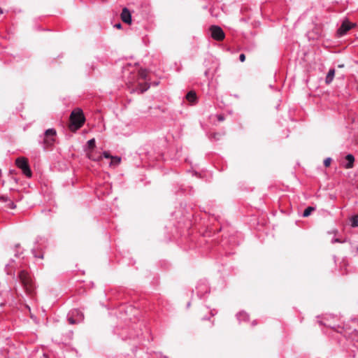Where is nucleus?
Listing matches in <instances>:
<instances>
[{
    "mask_svg": "<svg viewBox=\"0 0 358 358\" xmlns=\"http://www.w3.org/2000/svg\"><path fill=\"white\" fill-rule=\"evenodd\" d=\"M20 280L26 294L32 296L35 293L36 286L31 275L24 270H22L18 273Z\"/></svg>",
    "mask_w": 358,
    "mask_h": 358,
    "instance_id": "nucleus-1",
    "label": "nucleus"
},
{
    "mask_svg": "<svg viewBox=\"0 0 358 358\" xmlns=\"http://www.w3.org/2000/svg\"><path fill=\"white\" fill-rule=\"evenodd\" d=\"M85 122V117L81 109H76L71 112L70 115L69 128L71 131H76L80 129Z\"/></svg>",
    "mask_w": 358,
    "mask_h": 358,
    "instance_id": "nucleus-2",
    "label": "nucleus"
},
{
    "mask_svg": "<svg viewBox=\"0 0 358 358\" xmlns=\"http://www.w3.org/2000/svg\"><path fill=\"white\" fill-rule=\"evenodd\" d=\"M83 313L78 309L71 310L67 315L68 321L71 324L80 323L83 320Z\"/></svg>",
    "mask_w": 358,
    "mask_h": 358,
    "instance_id": "nucleus-3",
    "label": "nucleus"
},
{
    "mask_svg": "<svg viewBox=\"0 0 358 358\" xmlns=\"http://www.w3.org/2000/svg\"><path fill=\"white\" fill-rule=\"evenodd\" d=\"M56 134L57 132L55 129H48L44 132L43 136H41V138H43V143L45 146H50L54 143Z\"/></svg>",
    "mask_w": 358,
    "mask_h": 358,
    "instance_id": "nucleus-4",
    "label": "nucleus"
},
{
    "mask_svg": "<svg viewBox=\"0 0 358 358\" xmlns=\"http://www.w3.org/2000/svg\"><path fill=\"white\" fill-rule=\"evenodd\" d=\"M15 164L20 169L23 173L28 178H30L32 175L31 171L28 164V161L24 157H19L16 159Z\"/></svg>",
    "mask_w": 358,
    "mask_h": 358,
    "instance_id": "nucleus-5",
    "label": "nucleus"
},
{
    "mask_svg": "<svg viewBox=\"0 0 358 358\" xmlns=\"http://www.w3.org/2000/svg\"><path fill=\"white\" fill-rule=\"evenodd\" d=\"M210 31L211 37L216 41H221L225 37L224 31L219 26H217V25L210 26Z\"/></svg>",
    "mask_w": 358,
    "mask_h": 358,
    "instance_id": "nucleus-6",
    "label": "nucleus"
},
{
    "mask_svg": "<svg viewBox=\"0 0 358 358\" xmlns=\"http://www.w3.org/2000/svg\"><path fill=\"white\" fill-rule=\"evenodd\" d=\"M132 78H129V83H134L138 82L140 79L145 80L147 78V71L144 69L138 70L136 72L135 69L130 72Z\"/></svg>",
    "mask_w": 358,
    "mask_h": 358,
    "instance_id": "nucleus-7",
    "label": "nucleus"
},
{
    "mask_svg": "<svg viewBox=\"0 0 358 358\" xmlns=\"http://www.w3.org/2000/svg\"><path fill=\"white\" fill-rule=\"evenodd\" d=\"M354 26L355 24L350 22L348 20H343L341 27L337 30L338 36L341 37L345 35Z\"/></svg>",
    "mask_w": 358,
    "mask_h": 358,
    "instance_id": "nucleus-8",
    "label": "nucleus"
},
{
    "mask_svg": "<svg viewBox=\"0 0 358 358\" xmlns=\"http://www.w3.org/2000/svg\"><path fill=\"white\" fill-rule=\"evenodd\" d=\"M121 19L124 22L127 24H130L131 22V15L129 10L127 8H124L122 9L121 13Z\"/></svg>",
    "mask_w": 358,
    "mask_h": 358,
    "instance_id": "nucleus-9",
    "label": "nucleus"
},
{
    "mask_svg": "<svg viewBox=\"0 0 358 358\" xmlns=\"http://www.w3.org/2000/svg\"><path fill=\"white\" fill-rule=\"evenodd\" d=\"M334 76H335V69H329V71L326 76V78H325L326 84L329 85L333 81Z\"/></svg>",
    "mask_w": 358,
    "mask_h": 358,
    "instance_id": "nucleus-10",
    "label": "nucleus"
},
{
    "mask_svg": "<svg viewBox=\"0 0 358 358\" xmlns=\"http://www.w3.org/2000/svg\"><path fill=\"white\" fill-rule=\"evenodd\" d=\"M345 159L347 160V164L345 165L346 169H351L353 166V164L355 162V157L352 155L348 154L345 157Z\"/></svg>",
    "mask_w": 358,
    "mask_h": 358,
    "instance_id": "nucleus-11",
    "label": "nucleus"
},
{
    "mask_svg": "<svg viewBox=\"0 0 358 358\" xmlns=\"http://www.w3.org/2000/svg\"><path fill=\"white\" fill-rule=\"evenodd\" d=\"M186 99L191 103H194L196 100V94L195 92L190 91L186 94Z\"/></svg>",
    "mask_w": 358,
    "mask_h": 358,
    "instance_id": "nucleus-12",
    "label": "nucleus"
},
{
    "mask_svg": "<svg viewBox=\"0 0 358 358\" xmlns=\"http://www.w3.org/2000/svg\"><path fill=\"white\" fill-rule=\"evenodd\" d=\"M13 264H14V261L13 260L10 261V262H9L8 264H6L5 270L8 275L14 276L15 273L13 271V267H14Z\"/></svg>",
    "mask_w": 358,
    "mask_h": 358,
    "instance_id": "nucleus-13",
    "label": "nucleus"
},
{
    "mask_svg": "<svg viewBox=\"0 0 358 358\" xmlns=\"http://www.w3.org/2000/svg\"><path fill=\"white\" fill-rule=\"evenodd\" d=\"M87 156L93 161H99L101 159V156L100 155H96L94 151H87Z\"/></svg>",
    "mask_w": 358,
    "mask_h": 358,
    "instance_id": "nucleus-14",
    "label": "nucleus"
},
{
    "mask_svg": "<svg viewBox=\"0 0 358 358\" xmlns=\"http://www.w3.org/2000/svg\"><path fill=\"white\" fill-rule=\"evenodd\" d=\"M237 320L239 322L248 320L249 315L244 311L239 312L236 315Z\"/></svg>",
    "mask_w": 358,
    "mask_h": 358,
    "instance_id": "nucleus-15",
    "label": "nucleus"
},
{
    "mask_svg": "<svg viewBox=\"0 0 358 358\" xmlns=\"http://www.w3.org/2000/svg\"><path fill=\"white\" fill-rule=\"evenodd\" d=\"M95 146H96L95 139L92 138V139L89 140L87 142V148L85 149L86 152L87 151H93Z\"/></svg>",
    "mask_w": 358,
    "mask_h": 358,
    "instance_id": "nucleus-16",
    "label": "nucleus"
},
{
    "mask_svg": "<svg viewBox=\"0 0 358 358\" xmlns=\"http://www.w3.org/2000/svg\"><path fill=\"white\" fill-rule=\"evenodd\" d=\"M315 210V208L314 207H312V206L307 207L303 213V217H308L312 213V212L314 211Z\"/></svg>",
    "mask_w": 358,
    "mask_h": 358,
    "instance_id": "nucleus-17",
    "label": "nucleus"
},
{
    "mask_svg": "<svg viewBox=\"0 0 358 358\" xmlns=\"http://www.w3.org/2000/svg\"><path fill=\"white\" fill-rule=\"evenodd\" d=\"M351 226L352 227H358V215L352 216L350 219Z\"/></svg>",
    "mask_w": 358,
    "mask_h": 358,
    "instance_id": "nucleus-18",
    "label": "nucleus"
},
{
    "mask_svg": "<svg viewBox=\"0 0 358 358\" xmlns=\"http://www.w3.org/2000/svg\"><path fill=\"white\" fill-rule=\"evenodd\" d=\"M5 207L10 209H15L16 208V206L14 203V202L9 199L8 202L5 203Z\"/></svg>",
    "mask_w": 358,
    "mask_h": 358,
    "instance_id": "nucleus-19",
    "label": "nucleus"
},
{
    "mask_svg": "<svg viewBox=\"0 0 358 358\" xmlns=\"http://www.w3.org/2000/svg\"><path fill=\"white\" fill-rule=\"evenodd\" d=\"M345 239H344V240H342V239H341V238H333L331 239V243L332 244H334V243H345Z\"/></svg>",
    "mask_w": 358,
    "mask_h": 358,
    "instance_id": "nucleus-20",
    "label": "nucleus"
},
{
    "mask_svg": "<svg viewBox=\"0 0 358 358\" xmlns=\"http://www.w3.org/2000/svg\"><path fill=\"white\" fill-rule=\"evenodd\" d=\"M9 198L6 195H1L0 196V202L6 203L8 202Z\"/></svg>",
    "mask_w": 358,
    "mask_h": 358,
    "instance_id": "nucleus-21",
    "label": "nucleus"
},
{
    "mask_svg": "<svg viewBox=\"0 0 358 358\" xmlns=\"http://www.w3.org/2000/svg\"><path fill=\"white\" fill-rule=\"evenodd\" d=\"M120 158L118 157H113L111 164H118L120 162Z\"/></svg>",
    "mask_w": 358,
    "mask_h": 358,
    "instance_id": "nucleus-22",
    "label": "nucleus"
},
{
    "mask_svg": "<svg viewBox=\"0 0 358 358\" xmlns=\"http://www.w3.org/2000/svg\"><path fill=\"white\" fill-rule=\"evenodd\" d=\"M331 162V158L327 157L324 160V165L326 167H328Z\"/></svg>",
    "mask_w": 358,
    "mask_h": 358,
    "instance_id": "nucleus-23",
    "label": "nucleus"
},
{
    "mask_svg": "<svg viewBox=\"0 0 358 358\" xmlns=\"http://www.w3.org/2000/svg\"><path fill=\"white\" fill-rule=\"evenodd\" d=\"M32 253L34 255L36 258L43 259V254L41 253L39 255L36 254V250L34 249L32 250Z\"/></svg>",
    "mask_w": 358,
    "mask_h": 358,
    "instance_id": "nucleus-24",
    "label": "nucleus"
},
{
    "mask_svg": "<svg viewBox=\"0 0 358 358\" xmlns=\"http://www.w3.org/2000/svg\"><path fill=\"white\" fill-rule=\"evenodd\" d=\"M103 155L105 158H107V159H109V158L112 159V157H113L108 152H106V151L103 152Z\"/></svg>",
    "mask_w": 358,
    "mask_h": 358,
    "instance_id": "nucleus-25",
    "label": "nucleus"
},
{
    "mask_svg": "<svg viewBox=\"0 0 358 358\" xmlns=\"http://www.w3.org/2000/svg\"><path fill=\"white\" fill-rule=\"evenodd\" d=\"M239 59L241 62H243L245 60V55L244 54H241L239 55Z\"/></svg>",
    "mask_w": 358,
    "mask_h": 358,
    "instance_id": "nucleus-26",
    "label": "nucleus"
},
{
    "mask_svg": "<svg viewBox=\"0 0 358 358\" xmlns=\"http://www.w3.org/2000/svg\"><path fill=\"white\" fill-rule=\"evenodd\" d=\"M224 120V117L222 115H217V120L220 122H222Z\"/></svg>",
    "mask_w": 358,
    "mask_h": 358,
    "instance_id": "nucleus-27",
    "label": "nucleus"
},
{
    "mask_svg": "<svg viewBox=\"0 0 358 358\" xmlns=\"http://www.w3.org/2000/svg\"><path fill=\"white\" fill-rule=\"evenodd\" d=\"M121 27H122V25H121V24H120V23L116 24L115 25V27H116V28H117V29L121 28Z\"/></svg>",
    "mask_w": 358,
    "mask_h": 358,
    "instance_id": "nucleus-28",
    "label": "nucleus"
},
{
    "mask_svg": "<svg viewBox=\"0 0 358 358\" xmlns=\"http://www.w3.org/2000/svg\"><path fill=\"white\" fill-rule=\"evenodd\" d=\"M217 135H218V134H214V138H215V139H219L218 138H217Z\"/></svg>",
    "mask_w": 358,
    "mask_h": 358,
    "instance_id": "nucleus-29",
    "label": "nucleus"
},
{
    "mask_svg": "<svg viewBox=\"0 0 358 358\" xmlns=\"http://www.w3.org/2000/svg\"><path fill=\"white\" fill-rule=\"evenodd\" d=\"M3 10L1 8H0V15H1L3 13Z\"/></svg>",
    "mask_w": 358,
    "mask_h": 358,
    "instance_id": "nucleus-30",
    "label": "nucleus"
},
{
    "mask_svg": "<svg viewBox=\"0 0 358 358\" xmlns=\"http://www.w3.org/2000/svg\"><path fill=\"white\" fill-rule=\"evenodd\" d=\"M332 232H333V233H334V234H336V233H337V232H338V231H337V230H334Z\"/></svg>",
    "mask_w": 358,
    "mask_h": 358,
    "instance_id": "nucleus-31",
    "label": "nucleus"
},
{
    "mask_svg": "<svg viewBox=\"0 0 358 358\" xmlns=\"http://www.w3.org/2000/svg\"><path fill=\"white\" fill-rule=\"evenodd\" d=\"M256 324V321H253L252 322V325H255Z\"/></svg>",
    "mask_w": 358,
    "mask_h": 358,
    "instance_id": "nucleus-32",
    "label": "nucleus"
},
{
    "mask_svg": "<svg viewBox=\"0 0 358 358\" xmlns=\"http://www.w3.org/2000/svg\"><path fill=\"white\" fill-rule=\"evenodd\" d=\"M134 336L133 335H130V336H129V338H134Z\"/></svg>",
    "mask_w": 358,
    "mask_h": 358,
    "instance_id": "nucleus-33",
    "label": "nucleus"
},
{
    "mask_svg": "<svg viewBox=\"0 0 358 358\" xmlns=\"http://www.w3.org/2000/svg\"><path fill=\"white\" fill-rule=\"evenodd\" d=\"M344 65L343 64H341V65H339L338 67H343Z\"/></svg>",
    "mask_w": 358,
    "mask_h": 358,
    "instance_id": "nucleus-34",
    "label": "nucleus"
},
{
    "mask_svg": "<svg viewBox=\"0 0 358 358\" xmlns=\"http://www.w3.org/2000/svg\"><path fill=\"white\" fill-rule=\"evenodd\" d=\"M147 89H148V87L145 88V90H143L142 92L147 90Z\"/></svg>",
    "mask_w": 358,
    "mask_h": 358,
    "instance_id": "nucleus-35",
    "label": "nucleus"
},
{
    "mask_svg": "<svg viewBox=\"0 0 358 358\" xmlns=\"http://www.w3.org/2000/svg\"><path fill=\"white\" fill-rule=\"evenodd\" d=\"M164 358H167L166 357H164Z\"/></svg>",
    "mask_w": 358,
    "mask_h": 358,
    "instance_id": "nucleus-36",
    "label": "nucleus"
},
{
    "mask_svg": "<svg viewBox=\"0 0 358 358\" xmlns=\"http://www.w3.org/2000/svg\"><path fill=\"white\" fill-rule=\"evenodd\" d=\"M357 250H358V247H357Z\"/></svg>",
    "mask_w": 358,
    "mask_h": 358,
    "instance_id": "nucleus-37",
    "label": "nucleus"
}]
</instances>
